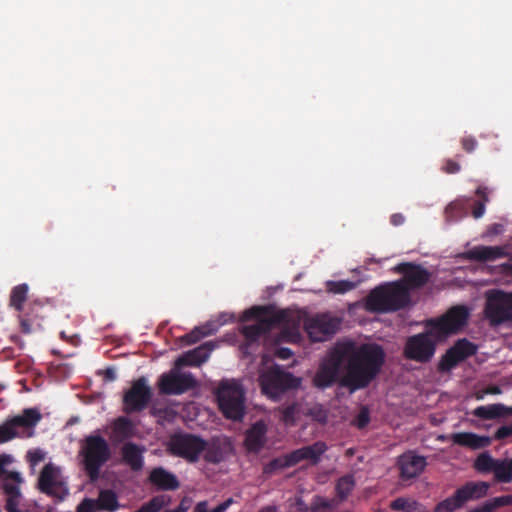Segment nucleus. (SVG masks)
I'll return each mask as SVG.
<instances>
[{
    "mask_svg": "<svg viewBox=\"0 0 512 512\" xmlns=\"http://www.w3.org/2000/svg\"><path fill=\"white\" fill-rule=\"evenodd\" d=\"M386 353L381 345L338 343L321 361L312 383L324 390L338 383L350 393L367 388L380 374Z\"/></svg>",
    "mask_w": 512,
    "mask_h": 512,
    "instance_id": "obj_1",
    "label": "nucleus"
},
{
    "mask_svg": "<svg viewBox=\"0 0 512 512\" xmlns=\"http://www.w3.org/2000/svg\"><path fill=\"white\" fill-rule=\"evenodd\" d=\"M409 299L408 288L401 281H395L371 290L365 305L370 312H393L404 308Z\"/></svg>",
    "mask_w": 512,
    "mask_h": 512,
    "instance_id": "obj_2",
    "label": "nucleus"
},
{
    "mask_svg": "<svg viewBox=\"0 0 512 512\" xmlns=\"http://www.w3.org/2000/svg\"><path fill=\"white\" fill-rule=\"evenodd\" d=\"M79 456L85 474L91 481H96L102 467L111 458V449L102 435L90 434L81 441Z\"/></svg>",
    "mask_w": 512,
    "mask_h": 512,
    "instance_id": "obj_3",
    "label": "nucleus"
},
{
    "mask_svg": "<svg viewBox=\"0 0 512 512\" xmlns=\"http://www.w3.org/2000/svg\"><path fill=\"white\" fill-rule=\"evenodd\" d=\"M286 315L284 312H273L266 306H253L243 313L242 320H256L252 325L243 326L242 335L249 342L257 341L261 336L269 333L275 326L284 322Z\"/></svg>",
    "mask_w": 512,
    "mask_h": 512,
    "instance_id": "obj_4",
    "label": "nucleus"
},
{
    "mask_svg": "<svg viewBox=\"0 0 512 512\" xmlns=\"http://www.w3.org/2000/svg\"><path fill=\"white\" fill-rule=\"evenodd\" d=\"M217 401L220 411L227 419L241 420L245 413V391L235 380L222 381L217 389Z\"/></svg>",
    "mask_w": 512,
    "mask_h": 512,
    "instance_id": "obj_5",
    "label": "nucleus"
},
{
    "mask_svg": "<svg viewBox=\"0 0 512 512\" xmlns=\"http://www.w3.org/2000/svg\"><path fill=\"white\" fill-rule=\"evenodd\" d=\"M259 383L264 395L277 399L286 391L298 388L300 379L275 365L260 374Z\"/></svg>",
    "mask_w": 512,
    "mask_h": 512,
    "instance_id": "obj_6",
    "label": "nucleus"
},
{
    "mask_svg": "<svg viewBox=\"0 0 512 512\" xmlns=\"http://www.w3.org/2000/svg\"><path fill=\"white\" fill-rule=\"evenodd\" d=\"M484 314L491 326L512 322V292L499 289L487 291Z\"/></svg>",
    "mask_w": 512,
    "mask_h": 512,
    "instance_id": "obj_7",
    "label": "nucleus"
},
{
    "mask_svg": "<svg viewBox=\"0 0 512 512\" xmlns=\"http://www.w3.org/2000/svg\"><path fill=\"white\" fill-rule=\"evenodd\" d=\"M489 487V484L483 481H468L456 489L450 497L439 502L435 507V512H455L467 502L486 496Z\"/></svg>",
    "mask_w": 512,
    "mask_h": 512,
    "instance_id": "obj_8",
    "label": "nucleus"
},
{
    "mask_svg": "<svg viewBox=\"0 0 512 512\" xmlns=\"http://www.w3.org/2000/svg\"><path fill=\"white\" fill-rule=\"evenodd\" d=\"M206 441L198 435L179 432L170 437L168 451L171 455L196 463L205 450Z\"/></svg>",
    "mask_w": 512,
    "mask_h": 512,
    "instance_id": "obj_9",
    "label": "nucleus"
},
{
    "mask_svg": "<svg viewBox=\"0 0 512 512\" xmlns=\"http://www.w3.org/2000/svg\"><path fill=\"white\" fill-rule=\"evenodd\" d=\"M429 330L407 338L403 355L408 360H413L419 363L429 362L436 351V339L439 338L435 331H432V326Z\"/></svg>",
    "mask_w": 512,
    "mask_h": 512,
    "instance_id": "obj_10",
    "label": "nucleus"
},
{
    "mask_svg": "<svg viewBox=\"0 0 512 512\" xmlns=\"http://www.w3.org/2000/svg\"><path fill=\"white\" fill-rule=\"evenodd\" d=\"M180 368L163 373L158 380V388L163 395H181L198 386L197 380L190 372H181Z\"/></svg>",
    "mask_w": 512,
    "mask_h": 512,
    "instance_id": "obj_11",
    "label": "nucleus"
},
{
    "mask_svg": "<svg viewBox=\"0 0 512 512\" xmlns=\"http://www.w3.org/2000/svg\"><path fill=\"white\" fill-rule=\"evenodd\" d=\"M469 318V310L463 305L450 308L441 318L430 320L428 326H432V331L439 337H445L456 333L466 325Z\"/></svg>",
    "mask_w": 512,
    "mask_h": 512,
    "instance_id": "obj_12",
    "label": "nucleus"
},
{
    "mask_svg": "<svg viewBox=\"0 0 512 512\" xmlns=\"http://www.w3.org/2000/svg\"><path fill=\"white\" fill-rule=\"evenodd\" d=\"M152 398L151 388L147 385L145 377H140L123 396L124 412L138 413L145 410Z\"/></svg>",
    "mask_w": 512,
    "mask_h": 512,
    "instance_id": "obj_13",
    "label": "nucleus"
},
{
    "mask_svg": "<svg viewBox=\"0 0 512 512\" xmlns=\"http://www.w3.org/2000/svg\"><path fill=\"white\" fill-rule=\"evenodd\" d=\"M42 415L37 408H26L21 414L6 420L15 438L27 439L35 435V428L41 421Z\"/></svg>",
    "mask_w": 512,
    "mask_h": 512,
    "instance_id": "obj_14",
    "label": "nucleus"
},
{
    "mask_svg": "<svg viewBox=\"0 0 512 512\" xmlns=\"http://www.w3.org/2000/svg\"><path fill=\"white\" fill-rule=\"evenodd\" d=\"M339 321L328 315H316L305 322V330L312 342H323L336 333Z\"/></svg>",
    "mask_w": 512,
    "mask_h": 512,
    "instance_id": "obj_15",
    "label": "nucleus"
},
{
    "mask_svg": "<svg viewBox=\"0 0 512 512\" xmlns=\"http://www.w3.org/2000/svg\"><path fill=\"white\" fill-rule=\"evenodd\" d=\"M59 469L52 463L46 464L40 472L38 488L42 493L62 499L68 494L64 483L59 480Z\"/></svg>",
    "mask_w": 512,
    "mask_h": 512,
    "instance_id": "obj_16",
    "label": "nucleus"
},
{
    "mask_svg": "<svg viewBox=\"0 0 512 512\" xmlns=\"http://www.w3.org/2000/svg\"><path fill=\"white\" fill-rule=\"evenodd\" d=\"M393 271L403 275L401 282L408 288V291L425 286L431 276L427 269L411 262L399 263L393 268Z\"/></svg>",
    "mask_w": 512,
    "mask_h": 512,
    "instance_id": "obj_17",
    "label": "nucleus"
},
{
    "mask_svg": "<svg viewBox=\"0 0 512 512\" xmlns=\"http://www.w3.org/2000/svg\"><path fill=\"white\" fill-rule=\"evenodd\" d=\"M397 465L400 478L409 480L419 476L425 469L427 462L424 456H419L414 451H408L399 456Z\"/></svg>",
    "mask_w": 512,
    "mask_h": 512,
    "instance_id": "obj_18",
    "label": "nucleus"
},
{
    "mask_svg": "<svg viewBox=\"0 0 512 512\" xmlns=\"http://www.w3.org/2000/svg\"><path fill=\"white\" fill-rule=\"evenodd\" d=\"M509 253L503 246H475L463 253V258L480 262L494 261L508 257Z\"/></svg>",
    "mask_w": 512,
    "mask_h": 512,
    "instance_id": "obj_19",
    "label": "nucleus"
},
{
    "mask_svg": "<svg viewBox=\"0 0 512 512\" xmlns=\"http://www.w3.org/2000/svg\"><path fill=\"white\" fill-rule=\"evenodd\" d=\"M148 480L160 491H175L180 487L177 476L163 467L153 468L149 473Z\"/></svg>",
    "mask_w": 512,
    "mask_h": 512,
    "instance_id": "obj_20",
    "label": "nucleus"
},
{
    "mask_svg": "<svg viewBox=\"0 0 512 512\" xmlns=\"http://www.w3.org/2000/svg\"><path fill=\"white\" fill-rule=\"evenodd\" d=\"M214 349V344L212 342H206L197 348L190 350L184 353L181 357H179L175 366L177 368H181L184 366H199L210 356V352Z\"/></svg>",
    "mask_w": 512,
    "mask_h": 512,
    "instance_id": "obj_21",
    "label": "nucleus"
},
{
    "mask_svg": "<svg viewBox=\"0 0 512 512\" xmlns=\"http://www.w3.org/2000/svg\"><path fill=\"white\" fill-rule=\"evenodd\" d=\"M145 451L144 446L127 442L121 448L122 461L129 466L132 471H140L144 466L143 454Z\"/></svg>",
    "mask_w": 512,
    "mask_h": 512,
    "instance_id": "obj_22",
    "label": "nucleus"
},
{
    "mask_svg": "<svg viewBox=\"0 0 512 512\" xmlns=\"http://www.w3.org/2000/svg\"><path fill=\"white\" fill-rule=\"evenodd\" d=\"M267 427L263 421H257L245 435V447L249 452L258 453L266 443Z\"/></svg>",
    "mask_w": 512,
    "mask_h": 512,
    "instance_id": "obj_23",
    "label": "nucleus"
},
{
    "mask_svg": "<svg viewBox=\"0 0 512 512\" xmlns=\"http://www.w3.org/2000/svg\"><path fill=\"white\" fill-rule=\"evenodd\" d=\"M328 449V446L323 441H317L312 445L304 446L300 449L292 451V456L295 465L303 460H311L314 464L320 461V457Z\"/></svg>",
    "mask_w": 512,
    "mask_h": 512,
    "instance_id": "obj_24",
    "label": "nucleus"
},
{
    "mask_svg": "<svg viewBox=\"0 0 512 512\" xmlns=\"http://www.w3.org/2000/svg\"><path fill=\"white\" fill-rule=\"evenodd\" d=\"M452 442L459 446L471 449H481L490 445L491 440L487 436H480L472 432H459L451 436Z\"/></svg>",
    "mask_w": 512,
    "mask_h": 512,
    "instance_id": "obj_25",
    "label": "nucleus"
},
{
    "mask_svg": "<svg viewBox=\"0 0 512 512\" xmlns=\"http://www.w3.org/2000/svg\"><path fill=\"white\" fill-rule=\"evenodd\" d=\"M473 414L484 420H491L499 417L512 415V407L508 408L503 404H491L477 407Z\"/></svg>",
    "mask_w": 512,
    "mask_h": 512,
    "instance_id": "obj_26",
    "label": "nucleus"
},
{
    "mask_svg": "<svg viewBox=\"0 0 512 512\" xmlns=\"http://www.w3.org/2000/svg\"><path fill=\"white\" fill-rule=\"evenodd\" d=\"M21 482L20 474L18 472L10 471L0 482L7 499H12L15 503H19L18 499L21 496L19 483Z\"/></svg>",
    "mask_w": 512,
    "mask_h": 512,
    "instance_id": "obj_27",
    "label": "nucleus"
},
{
    "mask_svg": "<svg viewBox=\"0 0 512 512\" xmlns=\"http://www.w3.org/2000/svg\"><path fill=\"white\" fill-rule=\"evenodd\" d=\"M112 432L114 438L117 441L122 442L134 435V425L129 418L121 416L114 421Z\"/></svg>",
    "mask_w": 512,
    "mask_h": 512,
    "instance_id": "obj_28",
    "label": "nucleus"
},
{
    "mask_svg": "<svg viewBox=\"0 0 512 512\" xmlns=\"http://www.w3.org/2000/svg\"><path fill=\"white\" fill-rule=\"evenodd\" d=\"M218 329V326L209 322L203 326L195 327L191 332L187 333L182 337V342L186 345H192L200 341L202 338L214 334Z\"/></svg>",
    "mask_w": 512,
    "mask_h": 512,
    "instance_id": "obj_29",
    "label": "nucleus"
},
{
    "mask_svg": "<svg viewBox=\"0 0 512 512\" xmlns=\"http://www.w3.org/2000/svg\"><path fill=\"white\" fill-rule=\"evenodd\" d=\"M95 500L100 511L115 512L120 507L118 497L111 489L101 490Z\"/></svg>",
    "mask_w": 512,
    "mask_h": 512,
    "instance_id": "obj_30",
    "label": "nucleus"
},
{
    "mask_svg": "<svg viewBox=\"0 0 512 512\" xmlns=\"http://www.w3.org/2000/svg\"><path fill=\"white\" fill-rule=\"evenodd\" d=\"M500 459L493 458L488 452L480 454L474 463V467L481 473H493L496 481V473H498Z\"/></svg>",
    "mask_w": 512,
    "mask_h": 512,
    "instance_id": "obj_31",
    "label": "nucleus"
},
{
    "mask_svg": "<svg viewBox=\"0 0 512 512\" xmlns=\"http://www.w3.org/2000/svg\"><path fill=\"white\" fill-rule=\"evenodd\" d=\"M512 506V495L491 498L468 512H495L498 508Z\"/></svg>",
    "mask_w": 512,
    "mask_h": 512,
    "instance_id": "obj_32",
    "label": "nucleus"
},
{
    "mask_svg": "<svg viewBox=\"0 0 512 512\" xmlns=\"http://www.w3.org/2000/svg\"><path fill=\"white\" fill-rule=\"evenodd\" d=\"M294 459L292 453L284 456L274 458L263 467V474L266 476H272L278 471L294 466Z\"/></svg>",
    "mask_w": 512,
    "mask_h": 512,
    "instance_id": "obj_33",
    "label": "nucleus"
},
{
    "mask_svg": "<svg viewBox=\"0 0 512 512\" xmlns=\"http://www.w3.org/2000/svg\"><path fill=\"white\" fill-rule=\"evenodd\" d=\"M394 511L402 512H424V507L414 499L398 497L390 503Z\"/></svg>",
    "mask_w": 512,
    "mask_h": 512,
    "instance_id": "obj_34",
    "label": "nucleus"
},
{
    "mask_svg": "<svg viewBox=\"0 0 512 512\" xmlns=\"http://www.w3.org/2000/svg\"><path fill=\"white\" fill-rule=\"evenodd\" d=\"M454 351V348L450 347L441 357L438 364V370L440 372H449L463 361V359L460 357V354Z\"/></svg>",
    "mask_w": 512,
    "mask_h": 512,
    "instance_id": "obj_35",
    "label": "nucleus"
},
{
    "mask_svg": "<svg viewBox=\"0 0 512 512\" xmlns=\"http://www.w3.org/2000/svg\"><path fill=\"white\" fill-rule=\"evenodd\" d=\"M478 200L474 201L472 207V216L475 219L481 218L485 213V206L489 202L487 187L479 186L476 190Z\"/></svg>",
    "mask_w": 512,
    "mask_h": 512,
    "instance_id": "obj_36",
    "label": "nucleus"
},
{
    "mask_svg": "<svg viewBox=\"0 0 512 512\" xmlns=\"http://www.w3.org/2000/svg\"><path fill=\"white\" fill-rule=\"evenodd\" d=\"M204 459L208 463L218 464L224 459V453L219 442L213 441L208 443L206 441Z\"/></svg>",
    "mask_w": 512,
    "mask_h": 512,
    "instance_id": "obj_37",
    "label": "nucleus"
},
{
    "mask_svg": "<svg viewBox=\"0 0 512 512\" xmlns=\"http://www.w3.org/2000/svg\"><path fill=\"white\" fill-rule=\"evenodd\" d=\"M28 293V285L20 284L15 286L10 294V305L17 311H22L23 304L26 301Z\"/></svg>",
    "mask_w": 512,
    "mask_h": 512,
    "instance_id": "obj_38",
    "label": "nucleus"
},
{
    "mask_svg": "<svg viewBox=\"0 0 512 512\" xmlns=\"http://www.w3.org/2000/svg\"><path fill=\"white\" fill-rule=\"evenodd\" d=\"M496 482L505 484L512 482V458L500 459Z\"/></svg>",
    "mask_w": 512,
    "mask_h": 512,
    "instance_id": "obj_39",
    "label": "nucleus"
},
{
    "mask_svg": "<svg viewBox=\"0 0 512 512\" xmlns=\"http://www.w3.org/2000/svg\"><path fill=\"white\" fill-rule=\"evenodd\" d=\"M357 286L356 282H352L349 280H339L333 281L329 280L326 282V289L328 292L333 294H345Z\"/></svg>",
    "mask_w": 512,
    "mask_h": 512,
    "instance_id": "obj_40",
    "label": "nucleus"
},
{
    "mask_svg": "<svg viewBox=\"0 0 512 512\" xmlns=\"http://www.w3.org/2000/svg\"><path fill=\"white\" fill-rule=\"evenodd\" d=\"M451 347L454 348V352H458V354H460L463 361L477 352V346L466 338L457 340Z\"/></svg>",
    "mask_w": 512,
    "mask_h": 512,
    "instance_id": "obj_41",
    "label": "nucleus"
},
{
    "mask_svg": "<svg viewBox=\"0 0 512 512\" xmlns=\"http://www.w3.org/2000/svg\"><path fill=\"white\" fill-rule=\"evenodd\" d=\"M354 486H355V481H354L353 476L345 475V476L341 477L337 481V484H336L337 495L341 499L346 498L351 493Z\"/></svg>",
    "mask_w": 512,
    "mask_h": 512,
    "instance_id": "obj_42",
    "label": "nucleus"
},
{
    "mask_svg": "<svg viewBox=\"0 0 512 512\" xmlns=\"http://www.w3.org/2000/svg\"><path fill=\"white\" fill-rule=\"evenodd\" d=\"M467 208V203L464 200H457L450 203L446 207V215L451 220H457L462 217Z\"/></svg>",
    "mask_w": 512,
    "mask_h": 512,
    "instance_id": "obj_43",
    "label": "nucleus"
},
{
    "mask_svg": "<svg viewBox=\"0 0 512 512\" xmlns=\"http://www.w3.org/2000/svg\"><path fill=\"white\" fill-rule=\"evenodd\" d=\"M166 504L165 496H155L142 505L143 512H159Z\"/></svg>",
    "mask_w": 512,
    "mask_h": 512,
    "instance_id": "obj_44",
    "label": "nucleus"
},
{
    "mask_svg": "<svg viewBox=\"0 0 512 512\" xmlns=\"http://www.w3.org/2000/svg\"><path fill=\"white\" fill-rule=\"evenodd\" d=\"M370 422L369 410L366 407L361 408L360 412L353 420L352 424L358 429L365 428Z\"/></svg>",
    "mask_w": 512,
    "mask_h": 512,
    "instance_id": "obj_45",
    "label": "nucleus"
},
{
    "mask_svg": "<svg viewBox=\"0 0 512 512\" xmlns=\"http://www.w3.org/2000/svg\"><path fill=\"white\" fill-rule=\"evenodd\" d=\"M95 499L85 498L77 507L76 512H99Z\"/></svg>",
    "mask_w": 512,
    "mask_h": 512,
    "instance_id": "obj_46",
    "label": "nucleus"
},
{
    "mask_svg": "<svg viewBox=\"0 0 512 512\" xmlns=\"http://www.w3.org/2000/svg\"><path fill=\"white\" fill-rule=\"evenodd\" d=\"M460 143L462 149L467 153L474 152L478 146L476 138L471 135L462 137Z\"/></svg>",
    "mask_w": 512,
    "mask_h": 512,
    "instance_id": "obj_47",
    "label": "nucleus"
},
{
    "mask_svg": "<svg viewBox=\"0 0 512 512\" xmlns=\"http://www.w3.org/2000/svg\"><path fill=\"white\" fill-rule=\"evenodd\" d=\"M15 438V434L12 433L10 430V427L8 426L7 422H3L0 425V444L6 443L12 439Z\"/></svg>",
    "mask_w": 512,
    "mask_h": 512,
    "instance_id": "obj_48",
    "label": "nucleus"
},
{
    "mask_svg": "<svg viewBox=\"0 0 512 512\" xmlns=\"http://www.w3.org/2000/svg\"><path fill=\"white\" fill-rule=\"evenodd\" d=\"M442 170L447 174H455L461 170V166L452 159H446L443 163Z\"/></svg>",
    "mask_w": 512,
    "mask_h": 512,
    "instance_id": "obj_49",
    "label": "nucleus"
},
{
    "mask_svg": "<svg viewBox=\"0 0 512 512\" xmlns=\"http://www.w3.org/2000/svg\"><path fill=\"white\" fill-rule=\"evenodd\" d=\"M512 436V424L503 425L499 427L495 433V438L498 440L505 439Z\"/></svg>",
    "mask_w": 512,
    "mask_h": 512,
    "instance_id": "obj_50",
    "label": "nucleus"
},
{
    "mask_svg": "<svg viewBox=\"0 0 512 512\" xmlns=\"http://www.w3.org/2000/svg\"><path fill=\"white\" fill-rule=\"evenodd\" d=\"M296 409L293 405L287 406L282 411V420L285 423H293L295 419Z\"/></svg>",
    "mask_w": 512,
    "mask_h": 512,
    "instance_id": "obj_51",
    "label": "nucleus"
},
{
    "mask_svg": "<svg viewBox=\"0 0 512 512\" xmlns=\"http://www.w3.org/2000/svg\"><path fill=\"white\" fill-rule=\"evenodd\" d=\"M20 327H21V332H23L25 334H29L32 332V323L26 317H22L20 319Z\"/></svg>",
    "mask_w": 512,
    "mask_h": 512,
    "instance_id": "obj_52",
    "label": "nucleus"
},
{
    "mask_svg": "<svg viewBox=\"0 0 512 512\" xmlns=\"http://www.w3.org/2000/svg\"><path fill=\"white\" fill-rule=\"evenodd\" d=\"M390 222L393 226H400L405 222V217L401 213L392 214Z\"/></svg>",
    "mask_w": 512,
    "mask_h": 512,
    "instance_id": "obj_53",
    "label": "nucleus"
},
{
    "mask_svg": "<svg viewBox=\"0 0 512 512\" xmlns=\"http://www.w3.org/2000/svg\"><path fill=\"white\" fill-rule=\"evenodd\" d=\"M277 356L281 359L287 360L292 357L293 353L289 348L281 347L277 350Z\"/></svg>",
    "mask_w": 512,
    "mask_h": 512,
    "instance_id": "obj_54",
    "label": "nucleus"
},
{
    "mask_svg": "<svg viewBox=\"0 0 512 512\" xmlns=\"http://www.w3.org/2000/svg\"><path fill=\"white\" fill-rule=\"evenodd\" d=\"M103 375H104V380H106V381H114L117 378L116 372H115L114 368H112V367L106 368L103 371Z\"/></svg>",
    "mask_w": 512,
    "mask_h": 512,
    "instance_id": "obj_55",
    "label": "nucleus"
},
{
    "mask_svg": "<svg viewBox=\"0 0 512 512\" xmlns=\"http://www.w3.org/2000/svg\"><path fill=\"white\" fill-rule=\"evenodd\" d=\"M19 503H15L12 499H6L5 509L7 512H21L18 508Z\"/></svg>",
    "mask_w": 512,
    "mask_h": 512,
    "instance_id": "obj_56",
    "label": "nucleus"
},
{
    "mask_svg": "<svg viewBox=\"0 0 512 512\" xmlns=\"http://www.w3.org/2000/svg\"><path fill=\"white\" fill-rule=\"evenodd\" d=\"M194 512H210V510H208V503L206 501L197 503Z\"/></svg>",
    "mask_w": 512,
    "mask_h": 512,
    "instance_id": "obj_57",
    "label": "nucleus"
},
{
    "mask_svg": "<svg viewBox=\"0 0 512 512\" xmlns=\"http://www.w3.org/2000/svg\"><path fill=\"white\" fill-rule=\"evenodd\" d=\"M29 455H30L31 461L33 463H37L43 459V455L38 451H36L34 453H29Z\"/></svg>",
    "mask_w": 512,
    "mask_h": 512,
    "instance_id": "obj_58",
    "label": "nucleus"
},
{
    "mask_svg": "<svg viewBox=\"0 0 512 512\" xmlns=\"http://www.w3.org/2000/svg\"><path fill=\"white\" fill-rule=\"evenodd\" d=\"M505 274L512 276V263H505L502 265Z\"/></svg>",
    "mask_w": 512,
    "mask_h": 512,
    "instance_id": "obj_59",
    "label": "nucleus"
},
{
    "mask_svg": "<svg viewBox=\"0 0 512 512\" xmlns=\"http://www.w3.org/2000/svg\"><path fill=\"white\" fill-rule=\"evenodd\" d=\"M10 471H7L4 467V463L0 460V482L2 479L9 473Z\"/></svg>",
    "mask_w": 512,
    "mask_h": 512,
    "instance_id": "obj_60",
    "label": "nucleus"
},
{
    "mask_svg": "<svg viewBox=\"0 0 512 512\" xmlns=\"http://www.w3.org/2000/svg\"><path fill=\"white\" fill-rule=\"evenodd\" d=\"M226 509L224 508V506L221 504H219L217 507H215L214 509L210 510V512H225Z\"/></svg>",
    "mask_w": 512,
    "mask_h": 512,
    "instance_id": "obj_61",
    "label": "nucleus"
},
{
    "mask_svg": "<svg viewBox=\"0 0 512 512\" xmlns=\"http://www.w3.org/2000/svg\"><path fill=\"white\" fill-rule=\"evenodd\" d=\"M232 503H233V499L232 498H228L224 502H222V505L227 510Z\"/></svg>",
    "mask_w": 512,
    "mask_h": 512,
    "instance_id": "obj_62",
    "label": "nucleus"
},
{
    "mask_svg": "<svg viewBox=\"0 0 512 512\" xmlns=\"http://www.w3.org/2000/svg\"><path fill=\"white\" fill-rule=\"evenodd\" d=\"M232 503H233V499L232 498H228L224 502H222V505L227 510Z\"/></svg>",
    "mask_w": 512,
    "mask_h": 512,
    "instance_id": "obj_63",
    "label": "nucleus"
},
{
    "mask_svg": "<svg viewBox=\"0 0 512 512\" xmlns=\"http://www.w3.org/2000/svg\"><path fill=\"white\" fill-rule=\"evenodd\" d=\"M185 511H186V509L183 506L180 505L176 509L166 510L165 512H185Z\"/></svg>",
    "mask_w": 512,
    "mask_h": 512,
    "instance_id": "obj_64",
    "label": "nucleus"
}]
</instances>
